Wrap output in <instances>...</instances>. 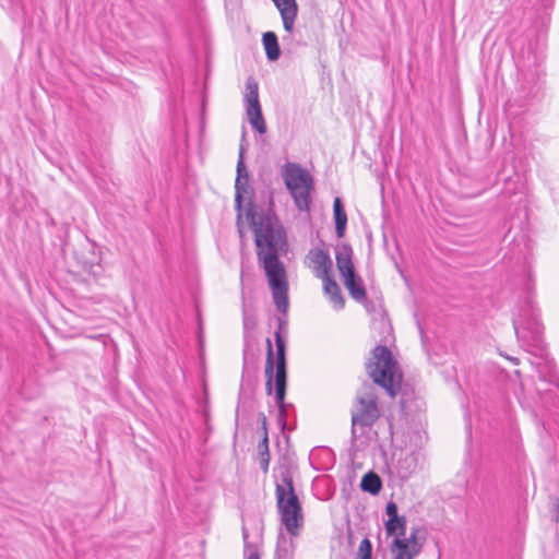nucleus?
Returning a JSON list of instances; mask_svg holds the SVG:
<instances>
[{
    "mask_svg": "<svg viewBox=\"0 0 559 559\" xmlns=\"http://www.w3.org/2000/svg\"><path fill=\"white\" fill-rule=\"evenodd\" d=\"M385 512H386V515L389 516V519H392V518H397L399 516V513H397V506L396 503L394 502H389L385 507Z\"/></svg>",
    "mask_w": 559,
    "mask_h": 559,
    "instance_id": "cd10ccee",
    "label": "nucleus"
},
{
    "mask_svg": "<svg viewBox=\"0 0 559 559\" xmlns=\"http://www.w3.org/2000/svg\"><path fill=\"white\" fill-rule=\"evenodd\" d=\"M379 418L377 395L371 386H366L364 393L357 394L355 409L352 412V438L357 439L358 428H371Z\"/></svg>",
    "mask_w": 559,
    "mask_h": 559,
    "instance_id": "0eeeda50",
    "label": "nucleus"
},
{
    "mask_svg": "<svg viewBox=\"0 0 559 559\" xmlns=\"http://www.w3.org/2000/svg\"><path fill=\"white\" fill-rule=\"evenodd\" d=\"M248 219L254 233L258 260L263 267L282 264L278 253L286 247V231L272 210L255 212L248 210Z\"/></svg>",
    "mask_w": 559,
    "mask_h": 559,
    "instance_id": "f257e3e1",
    "label": "nucleus"
},
{
    "mask_svg": "<svg viewBox=\"0 0 559 559\" xmlns=\"http://www.w3.org/2000/svg\"><path fill=\"white\" fill-rule=\"evenodd\" d=\"M281 176L296 207L300 212H309L314 189L310 173L298 163L286 162L281 168Z\"/></svg>",
    "mask_w": 559,
    "mask_h": 559,
    "instance_id": "20e7f679",
    "label": "nucleus"
},
{
    "mask_svg": "<svg viewBox=\"0 0 559 559\" xmlns=\"http://www.w3.org/2000/svg\"><path fill=\"white\" fill-rule=\"evenodd\" d=\"M242 538L245 543V554L248 556L247 559H260L257 546L248 540L249 533L245 526L242 527Z\"/></svg>",
    "mask_w": 559,
    "mask_h": 559,
    "instance_id": "393cba45",
    "label": "nucleus"
},
{
    "mask_svg": "<svg viewBox=\"0 0 559 559\" xmlns=\"http://www.w3.org/2000/svg\"><path fill=\"white\" fill-rule=\"evenodd\" d=\"M512 361H514L515 364H518V359L516 358H510Z\"/></svg>",
    "mask_w": 559,
    "mask_h": 559,
    "instance_id": "473e14b6",
    "label": "nucleus"
},
{
    "mask_svg": "<svg viewBox=\"0 0 559 559\" xmlns=\"http://www.w3.org/2000/svg\"><path fill=\"white\" fill-rule=\"evenodd\" d=\"M392 559H414L421 551L408 544L402 536H395L390 546Z\"/></svg>",
    "mask_w": 559,
    "mask_h": 559,
    "instance_id": "f8f14e48",
    "label": "nucleus"
},
{
    "mask_svg": "<svg viewBox=\"0 0 559 559\" xmlns=\"http://www.w3.org/2000/svg\"><path fill=\"white\" fill-rule=\"evenodd\" d=\"M557 515H556V522H559V502L557 503Z\"/></svg>",
    "mask_w": 559,
    "mask_h": 559,
    "instance_id": "2f4dec72",
    "label": "nucleus"
},
{
    "mask_svg": "<svg viewBox=\"0 0 559 559\" xmlns=\"http://www.w3.org/2000/svg\"><path fill=\"white\" fill-rule=\"evenodd\" d=\"M241 191L242 190H236V195H235V203H236V207L238 210L241 209V202H242Z\"/></svg>",
    "mask_w": 559,
    "mask_h": 559,
    "instance_id": "7c9ffc66",
    "label": "nucleus"
},
{
    "mask_svg": "<svg viewBox=\"0 0 559 559\" xmlns=\"http://www.w3.org/2000/svg\"><path fill=\"white\" fill-rule=\"evenodd\" d=\"M269 280L272 290L273 301L277 310L286 316L288 311V283L286 278V271L282 264L269 265L263 267Z\"/></svg>",
    "mask_w": 559,
    "mask_h": 559,
    "instance_id": "6e6552de",
    "label": "nucleus"
},
{
    "mask_svg": "<svg viewBox=\"0 0 559 559\" xmlns=\"http://www.w3.org/2000/svg\"><path fill=\"white\" fill-rule=\"evenodd\" d=\"M371 354L372 359L366 364L369 377L374 383L383 388L391 397H395L400 390L394 385V370L397 364L391 350L384 345H378Z\"/></svg>",
    "mask_w": 559,
    "mask_h": 559,
    "instance_id": "39448f33",
    "label": "nucleus"
},
{
    "mask_svg": "<svg viewBox=\"0 0 559 559\" xmlns=\"http://www.w3.org/2000/svg\"><path fill=\"white\" fill-rule=\"evenodd\" d=\"M243 102L250 124L257 132L264 134L266 132V123L259 100V84L253 76H249L246 81Z\"/></svg>",
    "mask_w": 559,
    "mask_h": 559,
    "instance_id": "1a4fd4ad",
    "label": "nucleus"
},
{
    "mask_svg": "<svg viewBox=\"0 0 559 559\" xmlns=\"http://www.w3.org/2000/svg\"><path fill=\"white\" fill-rule=\"evenodd\" d=\"M277 323H278V326H277V330L275 331V333H278L280 336H282V332L286 331L287 322L285 319L280 317V318H277Z\"/></svg>",
    "mask_w": 559,
    "mask_h": 559,
    "instance_id": "c85d7f7f",
    "label": "nucleus"
},
{
    "mask_svg": "<svg viewBox=\"0 0 559 559\" xmlns=\"http://www.w3.org/2000/svg\"><path fill=\"white\" fill-rule=\"evenodd\" d=\"M333 214L335 222V233L338 238L344 237L347 224V215L340 198H335L333 203Z\"/></svg>",
    "mask_w": 559,
    "mask_h": 559,
    "instance_id": "dca6fc26",
    "label": "nucleus"
},
{
    "mask_svg": "<svg viewBox=\"0 0 559 559\" xmlns=\"http://www.w3.org/2000/svg\"><path fill=\"white\" fill-rule=\"evenodd\" d=\"M245 133L242 134L240 148H239V158L237 163V178L235 182L236 190H243L245 186L248 183L249 174L247 171L246 165L243 163V153H245Z\"/></svg>",
    "mask_w": 559,
    "mask_h": 559,
    "instance_id": "6ab92c4d",
    "label": "nucleus"
},
{
    "mask_svg": "<svg viewBox=\"0 0 559 559\" xmlns=\"http://www.w3.org/2000/svg\"><path fill=\"white\" fill-rule=\"evenodd\" d=\"M335 259L341 277L352 275L356 272L353 263V249L348 243L336 246Z\"/></svg>",
    "mask_w": 559,
    "mask_h": 559,
    "instance_id": "9d476101",
    "label": "nucleus"
},
{
    "mask_svg": "<svg viewBox=\"0 0 559 559\" xmlns=\"http://www.w3.org/2000/svg\"><path fill=\"white\" fill-rule=\"evenodd\" d=\"M258 451L260 456V467L263 473H267L270 464V452H269V437L265 432L262 440L258 444Z\"/></svg>",
    "mask_w": 559,
    "mask_h": 559,
    "instance_id": "4be33fe9",
    "label": "nucleus"
},
{
    "mask_svg": "<svg viewBox=\"0 0 559 559\" xmlns=\"http://www.w3.org/2000/svg\"><path fill=\"white\" fill-rule=\"evenodd\" d=\"M280 480L276 481V506L281 522L292 536L299 534L304 522L301 503L295 492L293 473L287 459L278 464Z\"/></svg>",
    "mask_w": 559,
    "mask_h": 559,
    "instance_id": "f03ea898",
    "label": "nucleus"
},
{
    "mask_svg": "<svg viewBox=\"0 0 559 559\" xmlns=\"http://www.w3.org/2000/svg\"><path fill=\"white\" fill-rule=\"evenodd\" d=\"M342 280L354 300L358 302H364L367 300V292L364 286L362 278L357 275L356 272H354L352 275L342 277Z\"/></svg>",
    "mask_w": 559,
    "mask_h": 559,
    "instance_id": "4468645a",
    "label": "nucleus"
},
{
    "mask_svg": "<svg viewBox=\"0 0 559 559\" xmlns=\"http://www.w3.org/2000/svg\"><path fill=\"white\" fill-rule=\"evenodd\" d=\"M280 10L284 29L288 33L293 32L295 20L298 13L296 0H273Z\"/></svg>",
    "mask_w": 559,
    "mask_h": 559,
    "instance_id": "9b49d317",
    "label": "nucleus"
},
{
    "mask_svg": "<svg viewBox=\"0 0 559 559\" xmlns=\"http://www.w3.org/2000/svg\"><path fill=\"white\" fill-rule=\"evenodd\" d=\"M310 259L318 277L323 278L330 275L333 263L326 251L322 249L312 250L310 251Z\"/></svg>",
    "mask_w": 559,
    "mask_h": 559,
    "instance_id": "ddd939ff",
    "label": "nucleus"
},
{
    "mask_svg": "<svg viewBox=\"0 0 559 559\" xmlns=\"http://www.w3.org/2000/svg\"><path fill=\"white\" fill-rule=\"evenodd\" d=\"M526 296L519 307V312L512 319L518 341L527 352L543 349L544 326L539 321V312L531 296V284H526Z\"/></svg>",
    "mask_w": 559,
    "mask_h": 559,
    "instance_id": "7ed1b4c3",
    "label": "nucleus"
},
{
    "mask_svg": "<svg viewBox=\"0 0 559 559\" xmlns=\"http://www.w3.org/2000/svg\"><path fill=\"white\" fill-rule=\"evenodd\" d=\"M402 538L415 548L417 547L420 551L423 550L424 544L426 542L424 530L420 527H412L409 536L406 537L404 535Z\"/></svg>",
    "mask_w": 559,
    "mask_h": 559,
    "instance_id": "b1692460",
    "label": "nucleus"
},
{
    "mask_svg": "<svg viewBox=\"0 0 559 559\" xmlns=\"http://www.w3.org/2000/svg\"><path fill=\"white\" fill-rule=\"evenodd\" d=\"M276 357H274L273 346L270 338L266 340V360H265V390L270 395L274 388H286L287 385V364H286V342L278 333H274Z\"/></svg>",
    "mask_w": 559,
    "mask_h": 559,
    "instance_id": "423d86ee",
    "label": "nucleus"
},
{
    "mask_svg": "<svg viewBox=\"0 0 559 559\" xmlns=\"http://www.w3.org/2000/svg\"><path fill=\"white\" fill-rule=\"evenodd\" d=\"M360 488L365 492L378 495L382 488L380 476L374 472H368L362 476Z\"/></svg>",
    "mask_w": 559,
    "mask_h": 559,
    "instance_id": "aec40b11",
    "label": "nucleus"
},
{
    "mask_svg": "<svg viewBox=\"0 0 559 559\" xmlns=\"http://www.w3.org/2000/svg\"><path fill=\"white\" fill-rule=\"evenodd\" d=\"M322 281L324 293L330 296L331 301L335 305L337 309H343L345 305V299L344 296L342 295L338 284L330 275L324 276Z\"/></svg>",
    "mask_w": 559,
    "mask_h": 559,
    "instance_id": "2eb2a0df",
    "label": "nucleus"
},
{
    "mask_svg": "<svg viewBox=\"0 0 559 559\" xmlns=\"http://www.w3.org/2000/svg\"><path fill=\"white\" fill-rule=\"evenodd\" d=\"M259 419L261 421V428L263 430V436H265V432L267 433V423H266V417L263 413H260L259 415Z\"/></svg>",
    "mask_w": 559,
    "mask_h": 559,
    "instance_id": "c756f323",
    "label": "nucleus"
},
{
    "mask_svg": "<svg viewBox=\"0 0 559 559\" xmlns=\"http://www.w3.org/2000/svg\"><path fill=\"white\" fill-rule=\"evenodd\" d=\"M275 403L278 407V421L285 427L286 407L285 403L286 388H274Z\"/></svg>",
    "mask_w": 559,
    "mask_h": 559,
    "instance_id": "5701e85b",
    "label": "nucleus"
},
{
    "mask_svg": "<svg viewBox=\"0 0 559 559\" xmlns=\"http://www.w3.org/2000/svg\"><path fill=\"white\" fill-rule=\"evenodd\" d=\"M275 559H292V552L286 546H281L280 542L277 543Z\"/></svg>",
    "mask_w": 559,
    "mask_h": 559,
    "instance_id": "bb28decb",
    "label": "nucleus"
},
{
    "mask_svg": "<svg viewBox=\"0 0 559 559\" xmlns=\"http://www.w3.org/2000/svg\"><path fill=\"white\" fill-rule=\"evenodd\" d=\"M265 55L270 61H275L281 56L278 39L275 33L266 32L262 36Z\"/></svg>",
    "mask_w": 559,
    "mask_h": 559,
    "instance_id": "a211bd4d",
    "label": "nucleus"
},
{
    "mask_svg": "<svg viewBox=\"0 0 559 559\" xmlns=\"http://www.w3.org/2000/svg\"><path fill=\"white\" fill-rule=\"evenodd\" d=\"M417 460L413 453L401 455L396 463L397 474L402 479H407L416 469Z\"/></svg>",
    "mask_w": 559,
    "mask_h": 559,
    "instance_id": "f3484780",
    "label": "nucleus"
},
{
    "mask_svg": "<svg viewBox=\"0 0 559 559\" xmlns=\"http://www.w3.org/2000/svg\"><path fill=\"white\" fill-rule=\"evenodd\" d=\"M385 531L388 535L404 536L406 531V519L403 515L388 519L385 522Z\"/></svg>",
    "mask_w": 559,
    "mask_h": 559,
    "instance_id": "412c9836",
    "label": "nucleus"
},
{
    "mask_svg": "<svg viewBox=\"0 0 559 559\" xmlns=\"http://www.w3.org/2000/svg\"><path fill=\"white\" fill-rule=\"evenodd\" d=\"M356 559H372V544L368 538L360 542Z\"/></svg>",
    "mask_w": 559,
    "mask_h": 559,
    "instance_id": "a878e982",
    "label": "nucleus"
}]
</instances>
